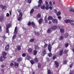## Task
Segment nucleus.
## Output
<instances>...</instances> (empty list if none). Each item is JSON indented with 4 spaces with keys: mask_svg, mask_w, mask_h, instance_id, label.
I'll return each instance as SVG.
<instances>
[{
    "mask_svg": "<svg viewBox=\"0 0 74 74\" xmlns=\"http://www.w3.org/2000/svg\"><path fill=\"white\" fill-rule=\"evenodd\" d=\"M64 22L66 23H70L71 24V25H72V26L74 25V23H73L74 22V21H72L71 20L68 19H66V20H65Z\"/></svg>",
    "mask_w": 74,
    "mask_h": 74,
    "instance_id": "obj_1",
    "label": "nucleus"
},
{
    "mask_svg": "<svg viewBox=\"0 0 74 74\" xmlns=\"http://www.w3.org/2000/svg\"><path fill=\"white\" fill-rule=\"evenodd\" d=\"M17 32H18V29H17V27H15L14 29V32L15 34L13 35L12 39L13 40H14L16 37V34H17Z\"/></svg>",
    "mask_w": 74,
    "mask_h": 74,
    "instance_id": "obj_2",
    "label": "nucleus"
},
{
    "mask_svg": "<svg viewBox=\"0 0 74 74\" xmlns=\"http://www.w3.org/2000/svg\"><path fill=\"white\" fill-rule=\"evenodd\" d=\"M6 57L2 56L0 57V62H3V60H4V59H6Z\"/></svg>",
    "mask_w": 74,
    "mask_h": 74,
    "instance_id": "obj_3",
    "label": "nucleus"
},
{
    "mask_svg": "<svg viewBox=\"0 0 74 74\" xmlns=\"http://www.w3.org/2000/svg\"><path fill=\"white\" fill-rule=\"evenodd\" d=\"M51 29L52 30H56L58 29V26L57 25H54L51 27Z\"/></svg>",
    "mask_w": 74,
    "mask_h": 74,
    "instance_id": "obj_4",
    "label": "nucleus"
},
{
    "mask_svg": "<svg viewBox=\"0 0 74 74\" xmlns=\"http://www.w3.org/2000/svg\"><path fill=\"white\" fill-rule=\"evenodd\" d=\"M48 49L50 52H51V44H49Z\"/></svg>",
    "mask_w": 74,
    "mask_h": 74,
    "instance_id": "obj_5",
    "label": "nucleus"
},
{
    "mask_svg": "<svg viewBox=\"0 0 74 74\" xmlns=\"http://www.w3.org/2000/svg\"><path fill=\"white\" fill-rule=\"evenodd\" d=\"M42 53L43 54L42 56H44L45 54H47V51H46V50L45 49L43 50L42 51Z\"/></svg>",
    "mask_w": 74,
    "mask_h": 74,
    "instance_id": "obj_6",
    "label": "nucleus"
},
{
    "mask_svg": "<svg viewBox=\"0 0 74 74\" xmlns=\"http://www.w3.org/2000/svg\"><path fill=\"white\" fill-rule=\"evenodd\" d=\"M10 48V45H7L5 47V51H8Z\"/></svg>",
    "mask_w": 74,
    "mask_h": 74,
    "instance_id": "obj_7",
    "label": "nucleus"
},
{
    "mask_svg": "<svg viewBox=\"0 0 74 74\" xmlns=\"http://www.w3.org/2000/svg\"><path fill=\"white\" fill-rule=\"evenodd\" d=\"M55 64L56 65V67H58L59 66V62L56 61H54Z\"/></svg>",
    "mask_w": 74,
    "mask_h": 74,
    "instance_id": "obj_8",
    "label": "nucleus"
},
{
    "mask_svg": "<svg viewBox=\"0 0 74 74\" xmlns=\"http://www.w3.org/2000/svg\"><path fill=\"white\" fill-rule=\"evenodd\" d=\"M52 22L53 23H58V20L56 19H54L52 20Z\"/></svg>",
    "mask_w": 74,
    "mask_h": 74,
    "instance_id": "obj_9",
    "label": "nucleus"
},
{
    "mask_svg": "<svg viewBox=\"0 0 74 74\" xmlns=\"http://www.w3.org/2000/svg\"><path fill=\"white\" fill-rule=\"evenodd\" d=\"M51 28H49L47 31V32L48 33H50L52 32V30H51Z\"/></svg>",
    "mask_w": 74,
    "mask_h": 74,
    "instance_id": "obj_10",
    "label": "nucleus"
},
{
    "mask_svg": "<svg viewBox=\"0 0 74 74\" xmlns=\"http://www.w3.org/2000/svg\"><path fill=\"white\" fill-rule=\"evenodd\" d=\"M11 26V24H9L6 25V28H8V29H9L10 27Z\"/></svg>",
    "mask_w": 74,
    "mask_h": 74,
    "instance_id": "obj_11",
    "label": "nucleus"
},
{
    "mask_svg": "<svg viewBox=\"0 0 74 74\" xmlns=\"http://www.w3.org/2000/svg\"><path fill=\"white\" fill-rule=\"evenodd\" d=\"M0 7H1V8L3 10V9H5V7L3 5H0Z\"/></svg>",
    "mask_w": 74,
    "mask_h": 74,
    "instance_id": "obj_12",
    "label": "nucleus"
},
{
    "mask_svg": "<svg viewBox=\"0 0 74 74\" xmlns=\"http://www.w3.org/2000/svg\"><path fill=\"white\" fill-rule=\"evenodd\" d=\"M42 22V18H40L38 21V23H39V24H41V23Z\"/></svg>",
    "mask_w": 74,
    "mask_h": 74,
    "instance_id": "obj_13",
    "label": "nucleus"
},
{
    "mask_svg": "<svg viewBox=\"0 0 74 74\" xmlns=\"http://www.w3.org/2000/svg\"><path fill=\"white\" fill-rule=\"evenodd\" d=\"M63 53V50H62L60 52L59 55H60V56H61V55H62Z\"/></svg>",
    "mask_w": 74,
    "mask_h": 74,
    "instance_id": "obj_14",
    "label": "nucleus"
},
{
    "mask_svg": "<svg viewBox=\"0 0 74 74\" xmlns=\"http://www.w3.org/2000/svg\"><path fill=\"white\" fill-rule=\"evenodd\" d=\"M34 34L36 36H39L40 35V33L38 32H34Z\"/></svg>",
    "mask_w": 74,
    "mask_h": 74,
    "instance_id": "obj_15",
    "label": "nucleus"
},
{
    "mask_svg": "<svg viewBox=\"0 0 74 74\" xmlns=\"http://www.w3.org/2000/svg\"><path fill=\"white\" fill-rule=\"evenodd\" d=\"M48 20H52L53 19V17L51 16H49L48 18Z\"/></svg>",
    "mask_w": 74,
    "mask_h": 74,
    "instance_id": "obj_16",
    "label": "nucleus"
},
{
    "mask_svg": "<svg viewBox=\"0 0 74 74\" xmlns=\"http://www.w3.org/2000/svg\"><path fill=\"white\" fill-rule=\"evenodd\" d=\"M69 12H74V9L73 8H71V9H70L69 10Z\"/></svg>",
    "mask_w": 74,
    "mask_h": 74,
    "instance_id": "obj_17",
    "label": "nucleus"
},
{
    "mask_svg": "<svg viewBox=\"0 0 74 74\" xmlns=\"http://www.w3.org/2000/svg\"><path fill=\"white\" fill-rule=\"evenodd\" d=\"M48 74H53V73L51 72V71L50 70H48Z\"/></svg>",
    "mask_w": 74,
    "mask_h": 74,
    "instance_id": "obj_18",
    "label": "nucleus"
},
{
    "mask_svg": "<svg viewBox=\"0 0 74 74\" xmlns=\"http://www.w3.org/2000/svg\"><path fill=\"white\" fill-rule=\"evenodd\" d=\"M48 56L49 57H52V54L50 53L48 54Z\"/></svg>",
    "mask_w": 74,
    "mask_h": 74,
    "instance_id": "obj_19",
    "label": "nucleus"
},
{
    "mask_svg": "<svg viewBox=\"0 0 74 74\" xmlns=\"http://www.w3.org/2000/svg\"><path fill=\"white\" fill-rule=\"evenodd\" d=\"M68 36H69V34H67V33H66L65 34V35H64L65 38H67V37H68Z\"/></svg>",
    "mask_w": 74,
    "mask_h": 74,
    "instance_id": "obj_20",
    "label": "nucleus"
},
{
    "mask_svg": "<svg viewBox=\"0 0 74 74\" xmlns=\"http://www.w3.org/2000/svg\"><path fill=\"white\" fill-rule=\"evenodd\" d=\"M64 38V36H61L59 38V40H62Z\"/></svg>",
    "mask_w": 74,
    "mask_h": 74,
    "instance_id": "obj_21",
    "label": "nucleus"
},
{
    "mask_svg": "<svg viewBox=\"0 0 74 74\" xmlns=\"http://www.w3.org/2000/svg\"><path fill=\"white\" fill-rule=\"evenodd\" d=\"M34 9H32L30 12V14H33V12H34Z\"/></svg>",
    "mask_w": 74,
    "mask_h": 74,
    "instance_id": "obj_22",
    "label": "nucleus"
},
{
    "mask_svg": "<svg viewBox=\"0 0 74 74\" xmlns=\"http://www.w3.org/2000/svg\"><path fill=\"white\" fill-rule=\"evenodd\" d=\"M32 27H34L35 26V24L34 23V22H32L31 23Z\"/></svg>",
    "mask_w": 74,
    "mask_h": 74,
    "instance_id": "obj_23",
    "label": "nucleus"
},
{
    "mask_svg": "<svg viewBox=\"0 0 74 74\" xmlns=\"http://www.w3.org/2000/svg\"><path fill=\"white\" fill-rule=\"evenodd\" d=\"M34 60L35 62H36L37 63H38V58H35L34 59Z\"/></svg>",
    "mask_w": 74,
    "mask_h": 74,
    "instance_id": "obj_24",
    "label": "nucleus"
},
{
    "mask_svg": "<svg viewBox=\"0 0 74 74\" xmlns=\"http://www.w3.org/2000/svg\"><path fill=\"white\" fill-rule=\"evenodd\" d=\"M22 60V58H18L17 59V62H20V61H21Z\"/></svg>",
    "mask_w": 74,
    "mask_h": 74,
    "instance_id": "obj_25",
    "label": "nucleus"
},
{
    "mask_svg": "<svg viewBox=\"0 0 74 74\" xmlns=\"http://www.w3.org/2000/svg\"><path fill=\"white\" fill-rule=\"evenodd\" d=\"M60 32L62 33H63L64 32V30L63 29H60Z\"/></svg>",
    "mask_w": 74,
    "mask_h": 74,
    "instance_id": "obj_26",
    "label": "nucleus"
},
{
    "mask_svg": "<svg viewBox=\"0 0 74 74\" xmlns=\"http://www.w3.org/2000/svg\"><path fill=\"white\" fill-rule=\"evenodd\" d=\"M3 20V17L1 16L0 17V22H2Z\"/></svg>",
    "mask_w": 74,
    "mask_h": 74,
    "instance_id": "obj_27",
    "label": "nucleus"
},
{
    "mask_svg": "<svg viewBox=\"0 0 74 74\" xmlns=\"http://www.w3.org/2000/svg\"><path fill=\"white\" fill-rule=\"evenodd\" d=\"M19 17H22V16H23V14H22V12H20L19 13Z\"/></svg>",
    "mask_w": 74,
    "mask_h": 74,
    "instance_id": "obj_28",
    "label": "nucleus"
},
{
    "mask_svg": "<svg viewBox=\"0 0 74 74\" xmlns=\"http://www.w3.org/2000/svg\"><path fill=\"white\" fill-rule=\"evenodd\" d=\"M37 51L36 50H34V55H36L37 54Z\"/></svg>",
    "mask_w": 74,
    "mask_h": 74,
    "instance_id": "obj_29",
    "label": "nucleus"
},
{
    "mask_svg": "<svg viewBox=\"0 0 74 74\" xmlns=\"http://www.w3.org/2000/svg\"><path fill=\"white\" fill-rule=\"evenodd\" d=\"M22 17H19L17 19L18 21H21V20H22Z\"/></svg>",
    "mask_w": 74,
    "mask_h": 74,
    "instance_id": "obj_30",
    "label": "nucleus"
},
{
    "mask_svg": "<svg viewBox=\"0 0 74 74\" xmlns=\"http://www.w3.org/2000/svg\"><path fill=\"white\" fill-rule=\"evenodd\" d=\"M30 56H27L26 57V59L27 60H29V59H31Z\"/></svg>",
    "mask_w": 74,
    "mask_h": 74,
    "instance_id": "obj_31",
    "label": "nucleus"
},
{
    "mask_svg": "<svg viewBox=\"0 0 74 74\" xmlns=\"http://www.w3.org/2000/svg\"><path fill=\"white\" fill-rule=\"evenodd\" d=\"M67 60H65L63 62V64H67Z\"/></svg>",
    "mask_w": 74,
    "mask_h": 74,
    "instance_id": "obj_32",
    "label": "nucleus"
},
{
    "mask_svg": "<svg viewBox=\"0 0 74 74\" xmlns=\"http://www.w3.org/2000/svg\"><path fill=\"white\" fill-rule=\"evenodd\" d=\"M35 49H39V47L37 46L36 45L35 46Z\"/></svg>",
    "mask_w": 74,
    "mask_h": 74,
    "instance_id": "obj_33",
    "label": "nucleus"
},
{
    "mask_svg": "<svg viewBox=\"0 0 74 74\" xmlns=\"http://www.w3.org/2000/svg\"><path fill=\"white\" fill-rule=\"evenodd\" d=\"M8 28H6V33H9V29Z\"/></svg>",
    "mask_w": 74,
    "mask_h": 74,
    "instance_id": "obj_34",
    "label": "nucleus"
},
{
    "mask_svg": "<svg viewBox=\"0 0 74 74\" xmlns=\"http://www.w3.org/2000/svg\"><path fill=\"white\" fill-rule=\"evenodd\" d=\"M57 16H59V15H60V14H61V12H60V11H59L58 13H57Z\"/></svg>",
    "mask_w": 74,
    "mask_h": 74,
    "instance_id": "obj_35",
    "label": "nucleus"
},
{
    "mask_svg": "<svg viewBox=\"0 0 74 74\" xmlns=\"http://www.w3.org/2000/svg\"><path fill=\"white\" fill-rule=\"evenodd\" d=\"M14 63H14L15 66H17L18 67L19 64H18V63H16V62H15Z\"/></svg>",
    "mask_w": 74,
    "mask_h": 74,
    "instance_id": "obj_36",
    "label": "nucleus"
},
{
    "mask_svg": "<svg viewBox=\"0 0 74 74\" xmlns=\"http://www.w3.org/2000/svg\"><path fill=\"white\" fill-rule=\"evenodd\" d=\"M74 72L70 70V72L69 74H74Z\"/></svg>",
    "mask_w": 74,
    "mask_h": 74,
    "instance_id": "obj_37",
    "label": "nucleus"
},
{
    "mask_svg": "<svg viewBox=\"0 0 74 74\" xmlns=\"http://www.w3.org/2000/svg\"><path fill=\"white\" fill-rule=\"evenodd\" d=\"M18 51H20L21 49V47L20 46H18Z\"/></svg>",
    "mask_w": 74,
    "mask_h": 74,
    "instance_id": "obj_38",
    "label": "nucleus"
},
{
    "mask_svg": "<svg viewBox=\"0 0 74 74\" xmlns=\"http://www.w3.org/2000/svg\"><path fill=\"white\" fill-rule=\"evenodd\" d=\"M2 55L3 56H5L6 55H7V53H5V52H4L2 53Z\"/></svg>",
    "mask_w": 74,
    "mask_h": 74,
    "instance_id": "obj_39",
    "label": "nucleus"
},
{
    "mask_svg": "<svg viewBox=\"0 0 74 74\" xmlns=\"http://www.w3.org/2000/svg\"><path fill=\"white\" fill-rule=\"evenodd\" d=\"M28 51L29 53H31L32 52V49H28Z\"/></svg>",
    "mask_w": 74,
    "mask_h": 74,
    "instance_id": "obj_40",
    "label": "nucleus"
},
{
    "mask_svg": "<svg viewBox=\"0 0 74 74\" xmlns=\"http://www.w3.org/2000/svg\"><path fill=\"white\" fill-rule=\"evenodd\" d=\"M27 2L28 3L30 4V3H32V0H27Z\"/></svg>",
    "mask_w": 74,
    "mask_h": 74,
    "instance_id": "obj_41",
    "label": "nucleus"
},
{
    "mask_svg": "<svg viewBox=\"0 0 74 74\" xmlns=\"http://www.w3.org/2000/svg\"><path fill=\"white\" fill-rule=\"evenodd\" d=\"M37 17H38V18H40V17H41V15H40V14L38 13L37 15Z\"/></svg>",
    "mask_w": 74,
    "mask_h": 74,
    "instance_id": "obj_42",
    "label": "nucleus"
},
{
    "mask_svg": "<svg viewBox=\"0 0 74 74\" xmlns=\"http://www.w3.org/2000/svg\"><path fill=\"white\" fill-rule=\"evenodd\" d=\"M65 47H66V48H67V47H68V46H69V43H66L65 45Z\"/></svg>",
    "mask_w": 74,
    "mask_h": 74,
    "instance_id": "obj_43",
    "label": "nucleus"
},
{
    "mask_svg": "<svg viewBox=\"0 0 74 74\" xmlns=\"http://www.w3.org/2000/svg\"><path fill=\"white\" fill-rule=\"evenodd\" d=\"M39 4H40L42 3V0H39L38 2Z\"/></svg>",
    "mask_w": 74,
    "mask_h": 74,
    "instance_id": "obj_44",
    "label": "nucleus"
},
{
    "mask_svg": "<svg viewBox=\"0 0 74 74\" xmlns=\"http://www.w3.org/2000/svg\"><path fill=\"white\" fill-rule=\"evenodd\" d=\"M38 68H39L41 67V64L38 63Z\"/></svg>",
    "mask_w": 74,
    "mask_h": 74,
    "instance_id": "obj_45",
    "label": "nucleus"
},
{
    "mask_svg": "<svg viewBox=\"0 0 74 74\" xmlns=\"http://www.w3.org/2000/svg\"><path fill=\"white\" fill-rule=\"evenodd\" d=\"M30 62L32 64H33L34 63V61L32 60Z\"/></svg>",
    "mask_w": 74,
    "mask_h": 74,
    "instance_id": "obj_46",
    "label": "nucleus"
},
{
    "mask_svg": "<svg viewBox=\"0 0 74 74\" xmlns=\"http://www.w3.org/2000/svg\"><path fill=\"white\" fill-rule=\"evenodd\" d=\"M41 8L43 10H44L45 9V6L43 5L41 7Z\"/></svg>",
    "mask_w": 74,
    "mask_h": 74,
    "instance_id": "obj_47",
    "label": "nucleus"
},
{
    "mask_svg": "<svg viewBox=\"0 0 74 74\" xmlns=\"http://www.w3.org/2000/svg\"><path fill=\"white\" fill-rule=\"evenodd\" d=\"M34 39H31L30 40V42H33V41H34Z\"/></svg>",
    "mask_w": 74,
    "mask_h": 74,
    "instance_id": "obj_48",
    "label": "nucleus"
},
{
    "mask_svg": "<svg viewBox=\"0 0 74 74\" xmlns=\"http://www.w3.org/2000/svg\"><path fill=\"white\" fill-rule=\"evenodd\" d=\"M22 56L23 57H25L26 56V54L25 53H23L22 55Z\"/></svg>",
    "mask_w": 74,
    "mask_h": 74,
    "instance_id": "obj_49",
    "label": "nucleus"
},
{
    "mask_svg": "<svg viewBox=\"0 0 74 74\" xmlns=\"http://www.w3.org/2000/svg\"><path fill=\"white\" fill-rule=\"evenodd\" d=\"M54 12L56 14H58V12H57V10H54Z\"/></svg>",
    "mask_w": 74,
    "mask_h": 74,
    "instance_id": "obj_50",
    "label": "nucleus"
},
{
    "mask_svg": "<svg viewBox=\"0 0 74 74\" xmlns=\"http://www.w3.org/2000/svg\"><path fill=\"white\" fill-rule=\"evenodd\" d=\"M47 44H45L44 46V48H46L47 47Z\"/></svg>",
    "mask_w": 74,
    "mask_h": 74,
    "instance_id": "obj_51",
    "label": "nucleus"
},
{
    "mask_svg": "<svg viewBox=\"0 0 74 74\" xmlns=\"http://www.w3.org/2000/svg\"><path fill=\"white\" fill-rule=\"evenodd\" d=\"M56 56H53V60H54V59H56Z\"/></svg>",
    "mask_w": 74,
    "mask_h": 74,
    "instance_id": "obj_52",
    "label": "nucleus"
},
{
    "mask_svg": "<svg viewBox=\"0 0 74 74\" xmlns=\"http://www.w3.org/2000/svg\"><path fill=\"white\" fill-rule=\"evenodd\" d=\"M31 24H32V23H31V22H29L28 23V26H30Z\"/></svg>",
    "mask_w": 74,
    "mask_h": 74,
    "instance_id": "obj_53",
    "label": "nucleus"
},
{
    "mask_svg": "<svg viewBox=\"0 0 74 74\" xmlns=\"http://www.w3.org/2000/svg\"><path fill=\"white\" fill-rule=\"evenodd\" d=\"M6 16H8H8H10V14H9L8 13H7L6 14Z\"/></svg>",
    "mask_w": 74,
    "mask_h": 74,
    "instance_id": "obj_54",
    "label": "nucleus"
},
{
    "mask_svg": "<svg viewBox=\"0 0 74 74\" xmlns=\"http://www.w3.org/2000/svg\"><path fill=\"white\" fill-rule=\"evenodd\" d=\"M45 8H46V10H48V9H49V8L48 7V6H47Z\"/></svg>",
    "mask_w": 74,
    "mask_h": 74,
    "instance_id": "obj_55",
    "label": "nucleus"
},
{
    "mask_svg": "<svg viewBox=\"0 0 74 74\" xmlns=\"http://www.w3.org/2000/svg\"><path fill=\"white\" fill-rule=\"evenodd\" d=\"M10 66H14V64H13V63H11Z\"/></svg>",
    "mask_w": 74,
    "mask_h": 74,
    "instance_id": "obj_56",
    "label": "nucleus"
},
{
    "mask_svg": "<svg viewBox=\"0 0 74 74\" xmlns=\"http://www.w3.org/2000/svg\"><path fill=\"white\" fill-rule=\"evenodd\" d=\"M3 37L4 38V40H5V38H6L5 36L4 35L3 36Z\"/></svg>",
    "mask_w": 74,
    "mask_h": 74,
    "instance_id": "obj_57",
    "label": "nucleus"
},
{
    "mask_svg": "<svg viewBox=\"0 0 74 74\" xmlns=\"http://www.w3.org/2000/svg\"><path fill=\"white\" fill-rule=\"evenodd\" d=\"M67 52V51L66 50H64V53H66Z\"/></svg>",
    "mask_w": 74,
    "mask_h": 74,
    "instance_id": "obj_58",
    "label": "nucleus"
},
{
    "mask_svg": "<svg viewBox=\"0 0 74 74\" xmlns=\"http://www.w3.org/2000/svg\"><path fill=\"white\" fill-rule=\"evenodd\" d=\"M41 6V4H39L38 5V7H40Z\"/></svg>",
    "mask_w": 74,
    "mask_h": 74,
    "instance_id": "obj_59",
    "label": "nucleus"
},
{
    "mask_svg": "<svg viewBox=\"0 0 74 74\" xmlns=\"http://www.w3.org/2000/svg\"><path fill=\"white\" fill-rule=\"evenodd\" d=\"M72 66H73V64H71L69 65V66L70 67H71H71H72Z\"/></svg>",
    "mask_w": 74,
    "mask_h": 74,
    "instance_id": "obj_60",
    "label": "nucleus"
},
{
    "mask_svg": "<svg viewBox=\"0 0 74 74\" xmlns=\"http://www.w3.org/2000/svg\"><path fill=\"white\" fill-rule=\"evenodd\" d=\"M58 18L59 19H61V16H58Z\"/></svg>",
    "mask_w": 74,
    "mask_h": 74,
    "instance_id": "obj_61",
    "label": "nucleus"
},
{
    "mask_svg": "<svg viewBox=\"0 0 74 74\" xmlns=\"http://www.w3.org/2000/svg\"><path fill=\"white\" fill-rule=\"evenodd\" d=\"M9 12H10V15H11V14H12V12H11V11L10 10Z\"/></svg>",
    "mask_w": 74,
    "mask_h": 74,
    "instance_id": "obj_62",
    "label": "nucleus"
},
{
    "mask_svg": "<svg viewBox=\"0 0 74 74\" xmlns=\"http://www.w3.org/2000/svg\"><path fill=\"white\" fill-rule=\"evenodd\" d=\"M1 31H2L1 27V26H0V32H1Z\"/></svg>",
    "mask_w": 74,
    "mask_h": 74,
    "instance_id": "obj_63",
    "label": "nucleus"
},
{
    "mask_svg": "<svg viewBox=\"0 0 74 74\" xmlns=\"http://www.w3.org/2000/svg\"><path fill=\"white\" fill-rule=\"evenodd\" d=\"M49 8L50 10H52V8L51 6L49 7Z\"/></svg>",
    "mask_w": 74,
    "mask_h": 74,
    "instance_id": "obj_64",
    "label": "nucleus"
}]
</instances>
